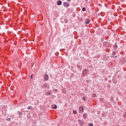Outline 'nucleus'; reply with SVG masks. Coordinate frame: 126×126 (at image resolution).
I'll list each match as a JSON object with an SVG mask.
<instances>
[{
    "label": "nucleus",
    "mask_w": 126,
    "mask_h": 126,
    "mask_svg": "<svg viewBox=\"0 0 126 126\" xmlns=\"http://www.w3.org/2000/svg\"><path fill=\"white\" fill-rule=\"evenodd\" d=\"M89 73V70L87 69H85L82 71V76L83 77H84L85 76H86Z\"/></svg>",
    "instance_id": "f257e3e1"
},
{
    "label": "nucleus",
    "mask_w": 126,
    "mask_h": 126,
    "mask_svg": "<svg viewBox=\"0 0 126 126\" xmlns=\"http://www.w3.org/2000/svg\"><path fill=\"white\" fill-rule=\"evenodd\" d=\"M84 111V108L83 106H80L79 108V113H83Z\"/></svg>",
    "instance_id": "f03ea898"
},
{
    "label": "nucleus",
    "mask_w": 126,
    "mask_h": 126,
    "mask_svg": "<svg viewBox=\"0 0 126 126\" xmlns=\"http://www.w3.org/2000/svg\"><path fill=\"white\" fill-rule=\"evenodd\" d=\"M69 5H70V3H68L67 2H63V6L65 7H68V6H69Z\"/></svg>",
    "instance_id": "7ed1b4c3"
},
{
    "label": "nucleus",
    "mask_w": 126,
    "mask_h": 126,
    "mask_svg": "<svg viewBox=\"0 0 126 126\" xmlns=\"http://www.w3.org/2000/svg\"><path fill=\"white\" fill-rule=\"evenodd\" d=\"M43 77H44V80H45L46 81H48L49 79V75H48V74H45L43 75Z\"/></svg>",
    "instance_id": "20e7f679"
},
{
    "label": "nucleus",
    "mask_w": 126,
    "mask_h": 126,
    "mask_svg": "<svg viewBox=\"0 0 126 126\" xmlns=\"http://www.w3.org/2000/svg\"><path fill=\"white\" fill-rule=\"evenodd\" d=\"M78 123H79L80 126H83V125H84L85 122L83 120H79Z\"/></svg>",
    "instance_id": "39448f33"
},
{
    "label": "nucleus",
    "mask_w": 126,
    "mask_h": 126,
    "mask_svg": "<svg viewBox=\"0 0 126 126\" xmlns=\"http://www.w3.org/2000/svg\"><path fill=\"white\" fill-rule=\"evenodd\" d=\"M88 117V114L87 113H84L83 115V118L84 120H86Z\"/></svg>",
    "instance_id": "423d86ee"
},
{
    "label": "nucleus",
    "mask_w": 126,
    "mask_h": 126,
    "mask_svg": "<svg viewBox=\"0 0 126 126\" xmlns=\"http://www.w3.org/2000/svg\"><path fill=\"white\" fill-rule=\"evenodd\" d=\"M62 0H58L57 2V5H62Z\"/></svg>",
    "instance_id": "0eeeda50"
},
{
    "label": "nucleus",
    "mask_w": 126,
    "mask_h": 126,
    "mask_svg": "<svg viewBox=\"0 0 126 126\" xmlns=\"http://www.w3.org/2000/svg\"><path fill=\"white\" fill-rule=\"evenodd\" d=\"M48 84L45 83V84H43V85L42 86V88H48Z\"/></svg>",
    "instance_id": "6e6552de"
},
{
    "label": "nucleus",
    "mask_w": 126,
    "mask_h": 126,
    "mask_svg": "<svg viewBox=\"0 0 126 126\" xmlns=\"http://www.w3.org/2000/svg\"><path fill=\"white\" fill-rule=\"evenodd\" d=\"M90 23V19H87L86 22L85 23V24H89Z\"/></svg>",
    "instance_id": "1a4fd4ad"
},
{
    "label": "nucleus",
    "mask_w": 126,
    "mask_h": 126,
    "mask_svg": "<svg viewBox=\"0 0 126 126\" xmlns=\"http://www.w3.org/2000/svg\"><path fill=\"white\" fill-rule=\"evenodd\" d=\"M58 107L57 106V105H53L52 106V109H57Z\"/></svg>",
    "instance_id": "9d476101"
},
{
    "label": "nucleus",
    "mask_w": 126,
    "mask_h": 126,
    "mask_svg": "<svg viewBox=\"0 0 126 126\" xmlns=\"http://www.w3.org/2000/svg\"><path fill=\"white\" fill-rule=\"evenodd\" d=\"M114 49H118V45L117 44H114L113 46Z\"/></svg>",
    "instance_id": "9b49d317"
},
{
    "label": "nucleus",
    "mask_w": 126,
    "mask_h": 126,
    "mask_svg": "<svg viewBox=\"0 0 126 126\" xmlns=\"http://www.w3.org/2000/svg\"><path fill=\"white\" fill-rule=\"evenodd\" d=\"M18 115H19V116H22V113L20 112V111H18Z\"/></svg>",
    "instance_id": "f8f14e48"
},
{
    "label": "nucleus",
    "mask_w": 126,
    "mask_h": 126,
    "mask_svg": "<svg viewBox=\"0 0 126 126\" xmlns=\"http://www.w3.org/2000/svg\"><path fill=\"white\" fill-rule=\"evenodd\" d=\"M73 114H74V115H76V114H77V111H76V110H74L73 111Z\"/></svg>",
    "instance_id": "ddd939ff"
},
{
    "label": "nucleus",
    "mask_w": 126,
    "mask_h": 126,
    "mask_svg": "<svg viewBox=\"0 0 126 126\" xmlns=\"http://www.w3.org/2000/svg\"><path fill=\"white\" fill-rule=\"evenodd\" d=\"M6 121H7V122H10V121H11V118H7L6 119Z\"/></svg>",
    "instance_id": "4468645a"
},
{
    "label": "nucleus",
    "mask_w": 126,
    "mask_h": 126,
    "mask_svg": "<svg viewBox=\"0 0 126 126\" xmlns=\"http://www.w3.org/2000/svg\"><path fill=\"white\" fill-rule=\"evenodd\" d=\"M31 109H32V106H29L28 107V110H31Z\"/></svg>",
    "instance_id": "2eb2a0df"
},
{
    "label": "nucleus",
    "mask_w": 126,
    "mask_h": 126,
    "mask_svg": "<svg viewBox=\"0 0 126 126\" xmlns=\"http://www.w3.org/2000/svg\"><path fill=\"white\" fill-rule=\"evenodd\" d=\"M82 11H85L86 10V8L83 7L82 8Z\"/></svg>",
    "instance_id": "dca6fc26"
},
{
    "label": "nucleus",
    "mask_w": 126,
    "mask_h": 126,
    "mask_svg": "<svg viewBox=\"0 0 126 126\" xmlns=\"http://www.w3.org/2000/svg\"><path fill=\"white\" fill-rule=\"evenodd\" d=\"M82 99L84 101H86V97H83Z\"/></svg>",
    "instance_id": "f3484780"
},
{
    "label": "nucleus",
    "mask_w": 126,
    "mask_h": 126,
    "mask_svg": "<svg viewBox=\"0 0 126 126\" xmlns=\"http://www.w3.org/2000/svg\"><path fill=\"white\" fill-rule=\"evenodd\" d=\"M47 95H51V93L50 92H48L47 93H46Z\"/></svg>",
    "instance_id": "a211bd4d"
},
{
    "label": "nucleus",
    "mask_w": 126,
    "mask_h": 126,
    "mask_svg": "<svg viewBox=\"0 0 126 126\" xmlns=\"http://www.w3.org/2000/svg\"><path fill=\"white\" fill-rule=\"evenodd\" d=\"M93 97L94 98L95 97H96V94H93Z\"/></svg>",
    "instance_id": "6ab92c4d"
},
{
    "label": "nucleus",
    "mask_w": 126,
    "mask_h": 126,
    "mask_svg": "<svg viewBox=\"0 0 126 126\" xmlns=\"http://www.w3.org/2000/svg\"><path fill=\"white\" fill-rule=\"evenodd\" d=\"M89 126H93V124H92V123L89 124Z\"/></svg>",
    "instance_id": "aec40b11"
},
{
    "label": "nucleus",
    "mask_w": 126,
    "mask_h": 126,
    "mask_svg": "<svg viewBox=\"0 0 126 126\" xmlns=\"http://www.w3.org/2000/svg\"><path fill=\"white\" fill-rule=\"evenodd\" d=\"M113 55L114 56H115V55H116V52L114 51L113 53H112Z\"/></svg>",
    "instance_id": "412c9836"
},
{
    "label": "nucleus",
    "mask_w": 126,
    "mask_h": 126,
    "mask_svg": "<svg viewBox=\"0 0 126 126\" xmlns=\"http://www.w3.org/2000/svg\"><path fill=\"white\" fill-rule=\"evenodd\" d=\"M33 78V74H32L31 76V79H32Z\"/></svg>",
    "instance_id": "4be33fe9"
},
{
    "label": "nucleus",
    "mask_w": 126,
    "mask_h": 126,
    "mask_svg": "<svg viewBox=\"0 0 126 126\" xmlns=\"http://www.w3.org/2000/svg\"><path fill=\"white\" fill-rule=\"evenodd\" d=\"M124 117L126 118V112H125L124 114Z\"/></svg>",
    "instance_id": "5701e85b"
},
{
    "label": "nucleus",
    "mask_w": 126,
    "mask_h": 126,
    "mask_svg": "<svg viewBox=\"0 0 126 126\" xmlns=\"http://www.w3.org/2000/svg\"><path fill=\"white\" fill-rule=\"evenodd\" d=\"M89 81H90L89 80H87L86 81V82H89Z\"/></svg>",
    "instance_id": "b1692460"
},
{
    "label": "nucleus",
    "mask_w": 126,
    "mask_h": 126,
    "mask_svg": "<svg viewBox=\"0 0 126 126\" xmlns=\"http://www.w3.org/2000/svg\"><path fill=\"white\" fill-rule=\"evenodd\" d=\"M111 58H115V56H111Z\"/></svg>",
    "instance_id": "393cba45"
},
{
    "label": "nucleus",
    "mask_w": 126,
    "mask_h": 126,
    "mask_svg": "<svg viewBox=\"0 0 126 126\" xmlns=\"http://www.w3.org/2000/svg\"><path fill=\"white\" fill-rule=\"evenodd\" d=\"M67 0V1H70V0Z\"/></svg>",
    "instance_id": "a878e982"
},
{
    "label": "nucleus",
    "mask_w": 126,
    "mask_h": 126,
    "mask_svg": "<svg viewBox=\"0 0 126 126\" xmlns=\"http://www.w3.org/2000/svg\"><path fill=\"white\" fill-rule=\"evenodd\" d=\"M117 57H118L117 56H115V58H117Z\"/></svg>",
    "instance_id": "bb28decb"
}]
</instances>
